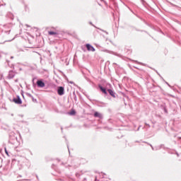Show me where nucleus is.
<instances>
[{
  "label": "nucleus",
  "instance_id": "obj_5",
  "mask_svg": "<svg viewBox=\"0 0 181 181\" xmlns=\"http://www.w3.org/2000/svg\"><path fill=\"white\" fill-rule=\"evenodd\" d=\"M94 117H98V118H103V115L98 112H95L94 113Z\"/></svg>",
  "mask_w": 181,
  "mask_h": 181
},
{
  "label": "nucleus",
  "instance_id": "obj_8",
  "mask_svg": "<svg viewBox=\"0 0 181 181\" xmlns=\"http://www.w3.org/2000/svg\"><path fill=\"white\" fill-rule=\"evenodd\" d=\"M109 94H110V95H112V97H115V95H114V91L111 89L107 90Z\"/></svg>",
  "mask_w": 181,
  "mask_h": 181
},
{
  "label": "nucleus",
  "instance_id": "obj_9",
  "mask_svg": "<svg viewBox=\"0 0 181 181\" xmlns=\"http://www.w3.org/2000/svg\"><path fill=\"white\" fill-rule=\"evenodd\" d=\"M76 114V110H71V112H69V115H74Z\"/></svg>",
  "mask_w": 181,
  "mask_h": 181
},
{
  "label": "nucleus",
  "instance_id": "obj_3",
  "mask_svg": "<svg viewBox=\"0 0 181 181\" xmlns=\"http://www.w3.org/2000/svg\"><path fill=\"white\" fill-rule=\"evenodd\" d=\"M13 102L16 103V104H22V100H21V98L18 97L16 98H14L13 99Z\"/></svg>",
  "mask_w": 181,
  "mask_h": 181
},
{
  "label": "nucleus",
  "instance_id": "obj_2",
  "mask_svg": "<svg viewBox=\"0 0 181 181\" xmlns=\"http://www.w3.org/2000/svg\"><path fill=\"white\" fill-rule=\"evenodd\" d=\"M86 48H87V49H88L89 52H95V49H94V48L93 47V46H91V45H89V44H87V45H86Z\"/></svg>",
  "mask_w": 181,
  "mask_h": 181
},
{
  "label": "nucleus",
  "instance_id": "obj_10",
  "mask_svg": "<svg viewBox=\"0 0 181 181\" xmlns=\"http://www.w3.org/2000/svg\"><path fill=\"white\" fill-rule=\"evenodd\" d=\"M5 152L6 153V155H8V151H6V149H5Z\"/></svg>",
  "mask_w": 181,
  "mask_h": 181
},
{
  "label": "nucleus",
  "instance_id": "obj_6",
  "mask_svg": "<svg viewBox=\"0 0 181 181\" xmlns=\"http://www.w3.org/2000/svg\"><path fill=\"white\" fill-rule=\"evenodd\" d=\"M99 88L103 93V94H107V90H105V88H103V86H99Z\"/></svg>",
  "mask_w": 181,
  "mask_h": 181
},
{
  "label": "nucleus",
  "instance_id": "obj_7",
  "mask_svg": "<svg viewBox=\"0 0 181 181\" xmlns=\"http://www.w3.org/2000/svg\"><path fill=\"white\" fill-rule=\"evenodd\" d=\"M48 35H58L57 32H54V31H49L48 32Z\"/></svg>",
  "mask_w": 181,
  "mask_h": 181
},
{
  "label": "nucleus",
  "instance_id": "obj_4",
  "mask_svg": "<svg viewBox=\"0 0 181 181\" xmlns=\"http://www.w3.org/2000/svg\"><path fill=\"white\" fill-rule=\"evenodd\" d=\"M37 86L38 87H45V83L42 81H37Z\"/></svg>",
  "mask_w": 181,
  "mask_h": 181
},
{
  "label": "nucleus",
  "instance_id": "obj_1",
  "mask_svg": "<svg viewBox=\"0 0 181 181\" xmlns=\"http://www.w3.org/2000/svg\"><path fill=\"white\" fill-rule=\"evenodd\" d=\"M57 93L59 95H64V88L63 86L58 87Z\"/></svg>",
  "mask_w": 181,
  "mask_h": 181
}]
</instances>
